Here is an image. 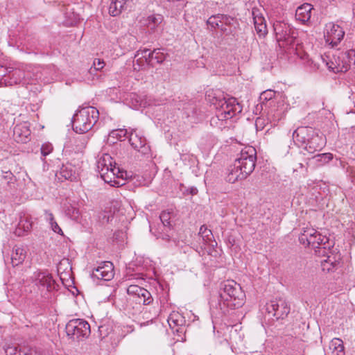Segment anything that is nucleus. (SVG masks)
Returning <instances> with one entry per match:
<instances>
[{
    "label": "nucleus",
    "instance_id": "30",
    "mask_svg": "<svg viewBox=\"0 0 355 355\" xmlns=\"http://www.w3.org/2000/svg\"><path fill=\"white\" fill-rule=\"evenodd\" d=\"M273 29L277 41L282 40L284 33L289 32L292 29L291 26L284 21H277L273 24Z\"/></svg>",
    "mask_w": 355,
    "mask_h": 355
},
{
    "label": "nucleus",
    "instance_id": "34",
    "mask_svg": "<svg viewBox=\"0 0 355 355\" xmlns=\"http://www.w3.org/2000/svg\"><path fill=\"white\" fill-rule=\"evenodd\" d=\"M326 66L334 73L345 72L349 69V66L347 64H336V62L331 60L330 62H326Z\"/></svg>",
    "mask_w": 355,
    "mask_h": 355
},
{
    "label": "nucleus",
    "instance_id": "36",
    "mask_svg": "<svg viewBox=\"0 0 355 355\" xmlns=\"http://www.w3.org/2000/svg\"><path fill=\"white\" fill-rule=\"evenodd\" d=\"M343 60L345 62H343V64L348 65L349 69L352 65L355 67V49H350L343 54Z\"/></svg>",
    "mask_w": 355,
    "mask_h": 355
},
{
    "label": "nucleus",
    "instance_id": "26",
    "mask_svg": "<svg viewBox=\"0 0 355 355\" xmlns=\"http://www.w3.org/2000/svg\"><path fill=\"white\" fill-rule=\"evenodd\" d=\"M313 7L309 3H304L299 6L295 12V18L297 20L305 23L309 21L311 16Z\"/></svg>",
    "mask_w": 355,
    "mask_h": 355
},
{
    "label": "nucleus",
    "instance_id": "28",
    "mask_svg": "<svg viewBox=\"0 0 355 355\" xmlns=\"http://www.w3.org/2000/svg\"><path fill=\"white\" fill-rule=\"evenodd\" d=\"M151 53H153V51L150 52L147 49L137 51L135 54L137 63L139 65H144V63H146L148 65H153V60L154 58H152Z\"/></svg>",
    "mask_w": 355,
    "mask_h": 355
},
{
    "label": "nucleus",
    "instance_id": "21",
    "mask_svg": "<svg viewBox=\"0 0 355 355\" xmlns=\"http://www.w3.org/2000/svg\"><path fill=\"white\" fill-rule=\"evenodd\" d=\"M31 130L26 122L17 124L13 128V137L18 143H26L30 139Z\"/></svg>",
    "mask_w": 355,
    "mask_h": 355
},
{
    "label": "nucleus",
    "instance_id": "48",
    "mask_svg": "<svg viewBox=\"0 0 355 355\" xmlns=\"http://www.w3.org/2000/svg\"><path fill=\"white\" fill-rule=\"evenodd\" d=\"M45 218L49 222V225H52L53 222H55V218L53 214L47 210L45 211Z\"/></svg>",
    "mask_w": 355,
    "mask_h": 355
},
{
    "label": "nucleus",
    "instance_id": "10",
    "mask_svg": "<svg viewBox=\"0 0 355 355\" xmlns=\"http://www.w3.org/2000/svg\"><path fill=\"white\" fill-rule=\"evenodd\" d=\"M7 74H4L3 80L6 85H12L15 84L26 85L29 84V79L31 78V73L28 71L26 72L24 70L21 69H9Z\"/></svg>",
    "mask_w": 355,
    "mask_h": 355
},
{
    "label": "nucleus",
    "instance_id": "39",
    "mask_svg": "<svg viewBox=\"0 0 355 355\" xmlns=\"http://www.w3.org/2000/svg\"><path fill=\"white\" fill-rule=\"evenodd\" d=\"M313 159H315L318 162L321 163L322 164L328 163L333 159V155L331 153H322L318 154L313 157Z\"/></svg>",
    "mask_w": 355,
    "mask_h": 355
},
{
    "label": "nucleus",
    "instance_id": "45",
    "mask_svg": "<svg viewBox=\"0 0 355 355\" xmlns=\"http://www.w3.org/2000/svg\"><path fill=\"white\" fill-rule=\"evenodd\" d=\"M275 96V92L272 90H267L261 93L260 98L261 100L270 101Z\"/></svg>",
    "mask_w": 355,
    "mask_h": 355
},
{
    "label": "nucleus",
    "instance_id": "20",
    "mask_svg": "<svg viewBox=\"0 0 355 355\" xmlns=\"http://www.w3.org/2000/svg\"><path fill=\"white\" fill-rule=\"evenodd\" d=\"M313 135L311 137V138L303 147L304 149L310 154L322 150V148L325 145L324 139L322 135H319L318 130H315Z\"/></svg>",
    "mask_w": 355,
    "mask_h": 355
},
{
    "label": "nucleus",
    "instance_id": "13",
    "mask_svg": "<svg viewBox=\"0 0 355 355\" xmlns=\"http://www.w3.org/2000/svg\"><path fill=\"white\" fill-rule=\"evenodd\" d=\"M129 141L130 145L143 155L148 156L150 153V148L146 144V139L136 129H130Z\"/></svg>",
    "mask_w": 355,
    "mask_h": 355
},
{
    "label": "nucleus",
    "instance_id": "54",
    "mask_svg": "<svg viewBox=\"0 0 355 355\" xmlns=\"http://www.w3.org/2000/svg\"><path fill=\"white\" fill-rule=\"evenodd\" d=\"M272 120H273L274 122H277V121H278L279 120V118L274 116Z\"/></svg>",
    "mask_w": 355,
    "mask_h": 355
},
{
    "label": "nucleus",
    "instance_id": "16",
    "mask_svg": "<svg viewBox=\"0 0 355 355\" xmlns=\"http://www.w3.org/2000/svg\"><path fill=\"white\" fill-rule=\"evenodd\" d=\"M333 243H331L329 241L327 243V245H321L316 249H315V252L318 257H325L327 259L321 261L322 266L323 270H327L329 271L331 270L330 268L327 267L328 264H330L333 267L336 264V260L334 257H331V249L333 247Z\"/></svg>",
    "mask_w": 355,
    "mask_h": 355
},
{
    "label": "nucleus",
    "instance_id": "35",
    "mask_svg": "<svg viewBox=\"0 0 355 355\" xmlns=\"http://www.w3.org/2000/svg\"><path fill=\"white\" fill-rule=\"evenodd\" d=\"M173 216V211H163L160 216H159V218H160V220L162 221L163 225L165 227H168V228H171L172 225H171V219L172 218V216Z\"/></svg>",
    "mask_w": 355,
    "mask_h": 355
},
{
    "label": "nucleus",
    "instance_id": "6",
    "mask_svg": "<svg viewBox=\"0 0 355 355\" xmlns=\"http://www.w3.org/2000/svg\"><path fill=\"white\" fill-rule=\"evenodd\" d=\"M67 335L73 340H80L87 338L90 334V325L83 319H73L69 320L65 327Z\"/></svg>",
    "mask_w": 355,
    "mask_h": 355
},
{
    "label": "nucleus",
    "instance_id": "57",
    "mask_svg": "<svg viewBox=\"0 0 355 355\" xmlns=\"http://www.w3.org/2000/svg\"><path fill=\"white\" fill-rule=\"evenodd\" d=\"M1 69H3V67H2V66L0 67V70H1Z\"/></svg>",
    "mask_w": 355,
    "mask_h": 355
},
{
    "label": "nucleus",
    "instance_id": "14",
    "mask_svg": "<svg viewBox=\"0 0 355 355\" xmlns=\"http://www.w3.org/2000/svg\"><path fill=\"white\" fill-rule=\"evenodd\" d=\"M114 266L110 261H104L94 268L92 272V277L104 281L111 280L114 277Z\"/></svg>",
    "mask_w": 355,
    "mask_h": 355
},
{
    "label": "nucleus",
    "instance_id": "53",
    "mask_svg": "<svg viewBox=\"0 0 355 355\" xmlns=\"http://www.w3.org/2000/svg\"><path fill=\"white\" fill-rule=\"evenodd\" d=\"M190 193L192 195H196L198 193V189L195 187H192V188H191Z\"/></svg>",
    "mask_w": 355,
    "mask_h": 355
},
{
    "label": "nucleus",
    "instance_id": "52",
    "mask_svg": "<svg viewBox=\"0 0 355 355\" xmlns=\"http://www.w3.org/2000/svg\"><path fill=\"white\" fill-rule=\"evenodd\" d=\"M340 57L338 58V61H337V60L336 58H334L336 64H343V62H345V60H343V57L342 58V61H340Z\"/></svg>",
    "mask_w": 355,
    "mask_h": 355
},
{
    "label": "nucleus",
    "instance_id": "1",
    "mask_svg": "<svg viewBox=\"0 0 355 355\" xmlns=\"http://www.w3.org/2000/svg\"><path fill=\"white\" fill-rule=\"evenodd\" d=\"M257 161V150L251 146H245L237 155L233 165L230 166L227 175L229 182L234 183L245 179L254 170Z\"/></svg>",
    "mask_w": 355,
    "mask_h": 355
},
{
    "label": "nucleus",
    "instance_id": "7",
    "mask_svg": "<svg viewBox=\"0 0 355 355\" xmlns=\"http://www.w3.org/2000/svg\"><path fill=\"white\" fill-rule=\"evenodd\" d=\"M217 109V116L220 120L231 119L242 111V107L235 98H224L219 100Z\"/></svg>",
    "mask_w": 355,
    "mask_h": 355
},
{
    "label": "nucleus",
    "instance_id": "5",
    "mask_svg": "<svg viewBox=\"0 0 355 355\" xmlns=\"http://www.w3.org/2000/svg\"><path fill=\"white\" fill-rule=\"evenodd\" d=\"M207 24L210 29L217 28L226 35H230L236 30L238 21L235 17L219 13L209 17Z\"/></svg>",
    "mask_w": 355,
    "mask_h": 355
},
{
    "label": "nucleus",
    "instance_id": "38",
    "mask_svg": "<svg viewBox=\"0 0 355 355\" xmlns=\"http://www.w3.org/2000/svg\"><path fill=\"white\" fill-rule=\"evenodd\" d=\"M152 58L156 61L157 63H162L166 59V55L162 51V49H157L151 53Z\"/></svg>",
    "mask_w": 355,
    "mask_h": 355
},
{
    "label": "nucleus",
    "instance_id": "29",
    "mask_svg": "<svg viewBox=\"0 0 355 355\" xmlns=\"http://www.w3.org/2000/svg\"><path fill=\"white\" fill-rule=\"evenodd\" d=\"M131 99H135L136 103L133 105L135 109H138L141 107H146V106H153V105H158L159 103H157L155 99H153L151 97L146 96L145 98H141L135 94H130Z\"/></svg>",
    "mask_w": 355,
    "mask_h": 355
},
{
    "label": "nucleus",
    "instance_id": "46",
    "mask_svg": "<svg viewBox=\"0 0 355 355\" xmlns=\"http://www.w3.org/2000/svg\"><path fill=\"white\" fill-rule=\"evenodd\" d=\"M53 150V146L50 144H44L41 147V153L45 157L48 155Z\"/></svg>",
    "mask_w": 355,
    "mask_h": 355
},
{
    "label": "nucleus",
    "instance_id": "49",
    "mask_svg": "<svg viewBox=\"0 0 355 355\" xmlns=\"http://www.w3.org/2000/svg\"><path fill=\"white\" fill-rule=\"evenodd\" d=\"M76 142H79L80 144H78V148L77 149L78 150H80L83 148H85L86 146V140L85 138L83 137H78L76 139Z\"/></svg>",
    "mask_w": 355,
    "mask_h": 355
},
{
    "label": "nucleus",
    "instance_id": "44",
    "mask_svg": "<svg viewBox=\"0 0 355 355\" xmlns=\"http://www.w3.org/2000/svg\"><path fill=\"white\" fill-rule=\"evenodd\" d=\"M22 349H18L16 346H8L6 349V355H19L21 353Z\"/></svg>",
    "mask_w": 355,
    "mask_h": 355
},
{
    "label": "nucleus",
    "instance_id": "18",
    "mask_svg": "<svg viewBox=\"0 0 355 355\" xmlns=\"http://www.w3.org/2000/svg\"><path fill=\"white\" fill-rule=\"evenodd\" d=\"M35 284L39 288L51 291L55 289L57 284L51 274L44 272H39L35 275Z\"/></svg>",
    "mask_w": 355,
    "mask_h": 355
},
{
    "label": "nucleus",
    "instance_id": "3",
    "mask_svg": "<svg viewBox=\"0 0 355 355\" xmlns=\"http://www.w3.org/2000/svg\"><path fill=\"white\" fill-rule=\"evenodd\" d=\"M98 171L101 178L112 186L119 187V182L116 178H123V171L113 164L112 157L108 154H104L97 162Z\"/></svg>",
    "mask_w": 355,
    "mask_h": 355
},
{
    "label": "nucleus",
    "instance_id": "15",
    "mask_svg": "<svg viewBox=\"0 0 355 355\" xmlns=\"http://www.w3.org/2000/svg\"><path fill=\"white\" fill-rule=\"evenodd\" d=\"M127 293L136 297L139 303H143L144 305L150 304L153 300L148 291L137 285H130L127 288Z\"/></svg>",
    "mask_w": 355,
    "mask_h": 355
},
{
    "label": "nucleus",
    "instance_id": "27",
    "mask_svg": "<svg viewBox=\"0 0 355 355\" xmlns=\"http://www.w3.org/2000/svg\"><path fill=\"white\" fill-rule=\"evenodd\" d=\"M132 0H112L109 7V12L112 16H117L125 10Z\"/></svg>",
    "mask_w": 355,
    "mask_h": 355
},
{
    "label": "nucleus",
    "instance_id": "4",
    "mask_svg": "<svg viewBox=\"0 0 355 355\" xmlns=\"http://www.w3.org/2000/svg\"><path fill=\"white\" fill-rule=\"evenodd\" d=\"M219 295L220 297L230 301L229 305L241 307L245 302V294L241 286L234 280H227L220 284Z\"/></svg>",
    "mask_w": 355,
    "mask_h": 355
},
{
    "label": "nucleus",
    "instance_id": "8",
    "mask_svg": "<svg viewBox=\"0 0 355 355\" xmlns=\"http://www.w3.org/2000/svg\"><path fill=\"white\" fill-rule=\"evenodd\" d=\"M329 240L328 237L322 235L315 229L310 227L304 228L299 236L300 243L311 246L314 249L321 245H327Z\"/></svg>",
    "mask_w": 355,
    "mask_h": 355
},
{
    "label": "nucleus",
    "instance_id": "12",
    "mask_svg": "<svg viewBox=\"0 0 355 355\" xmlns=\"http://www.w3.org/2000/svg\"><path fill=\"white\" fill-rule=\"evenodd\" d=\"M266 311L277 320L283 319L289 313L290 306L284 299L278 298L266 304Z\"/></svg>",
    "mask_w": 355,
    "mask_h": 355
},
{
    "label": "nucleus",
    "instance_id": "11",
    "mask_svg": "<svg viewBox=\"0 0 355 355\" xmlns=\"http://www.w3.org/2000/svg\"><path fill=\"white\" fill-rule=\"evenodd\" d=\"M229 300L225 301L220 297V295H214L211 297L209 304L211 314L216 317L220 318L228 315L230 310L238 307L229 305Z\"/></svg>",
    "mask_w": 355,
    "mask_h": 355
},
{
    "label": "nucleus",
    "instance_id": "43",
    "mask_svg": "<svg viewBox=\"0 0 355 355\" xmlns=\"http://www.w3.org/2000/svg\"><path fill=\"white\" fill-rule=\"evenodd\" d=\"M130 131L127 129H120L116 130H112L110 133L111 137L121 139L122 137H125Z\"/></svg>",
    "mask_w": 355,
    "mask_h": 355
},
{
    "label": "nucleus",
    "instance_id": "37",
    "mask_svg": "<svg viewBox=\"0 0 355 355\" xmlns=\"http://www.w3.org/2000/svg\"><path fill=\"white\" fill-rule=\"evenodd\" d=\"M199 235L202 237V240L205 243H208L209 241H210L212 238L211 231L207 229V227L205 225H202L200 227Z\"/></svg>",
    "mask_w": 355,
    "mask_h": 355
},
{
    "label": "nucleus",
    "instance_id": "47",
    "mask_svg": "<svg viewBox=\"0 0 355 355\" xmlns=\"http://www.w3.org/2000/svg\"><path fill=\"white\" fill-rule=\"evenodd\" d=\"M51 226V230L58 234H60V235H63V232L62 230V229L60 228V227L58 225V224L57 223L56 221L53 222L52 223V225H50Z\"/></svg>",
    "mask_w": 355,
    "mask_h": 355
},
{
    "label": "nucleus",
    "instance_id": "17",
    "mask_svg": "<svg viewBox=\"0 0 355 355\" xmlns=\"http://www.w3.org/2000/svg\"><path fill=\"white\" fill-rule=\"evenodd\" d=\"M315 131V130L311 127H299L293 133V141L298 146L304 147Z\"/></svg>",
    "mask_w": 355,
    "mask_h": 355
},
{
    "label": "nucleus",
    "instance_id": "32",
    "mask_svg": "<svg viewBox=\"0 0 355 355\" xmlns=\"http://www.w3.org/2000/svg\"><path fill=\"white\" fill-rule=\"evenodd\" d=\"M60 178H64V180H69L73 181L76 179V173L74 166L71 164L63 165L60 168Z\"/></svg>",
    "mask_w": 355,
    "mask_h": 355
},
{
    "label": "nucleus",
    "instance_id": "2",
    "mask_svg": "<svg viewBox=\"0 0 355 355\" xmlns=\"http://www.w3.org/2000/svg\"><path fill=\"white\" fill-rule=\"evenodd\" d=\"M98 110L92 106L83 107L73 116L72 126L75 132L83 134L92 129L98 121Z\"/></svg>",
    "mask_w": 355,
    "mask_h": 355
},
{
    "label": "nucleus",
    "instance_id": "51",
    "mask_svg": "<svg viewBox=\"0 0 355 355\" xmlns=\"http://www.w3.org/2000/svg\"><path fill=\"white\" fill-rule=\"evenodd\" d=\"M64 262H66L67 263H68V260H65L64 261H61L58 267V272H60V270L62 269V266L64 264Z\"/></svg>",
    "mask_w": 355,
    "mask_h": 355
},
{
    "label": "nucleus",
    "instance_id": "55",
    "mask_svg": "<svg viewBox=\"0 0 355 355\" xmlns=\"http://www.w3.org/2000/svg\"><path fill=\"white\" fill-rule=\"evenodd\" d=\"M299 165H300V168H302V167H303V164H301V163H300V164H299Z\"/></svg>",
    "mask_w": 355,
    "mask_h": 355
},
{
    "label": "nucleus",
    "instance_id": "31",
    "mask_svg": "<svg viewBox=\"0 0 355 355\" xmlns=\"http://www.w3.org/2000/svg\"><path fill=\"white\" fill-rule=\"evenodd\" d=\"M296 42V31L291 29L289 32L284 33L282 40H278L277 42L280 47L293 46Z\"/></svg>",
    "mask_w": 355,
    "mask_h": 355
},
{
    "label": "nucleus",
    "instance_id": "19",
    "mask_svg": "<svg viewBox=\"0 0 355 355\" xmlns=\"http://www.w3.org/2000/svg\"><path fill=\"white\" fill-rule=\"evenodd\" d=\"M16 178L10 171L0 168V192L12 191L15 189Z\"/></svg>",
    "mask_w": 355,
    "mask_h": 355
},
{
    "label": "nucleus",
    "instance_id": "41",
    "mask_svg": "<svg viewBox=\"0 0 355 355\" xmlns=\"http://www.w3.org/2000/svg\"><path fill=\"white\" fill-rule=\"evenodd\" d=\"M104 65L103 61H101L100 59H95L93 62V66L89 70V73L93 74L94 72L101 70L104 67Z\"/></svg>",
    "mask_w": 355,
    "mask_h": 355
},
{
    "label": "nucleus",
    "instance_id": "25",
    "mask_svg": "<svg viewBox=\"0 0 355 355\" xmlns=\"http://www.w3.org/2000/svg\"><path fill=\"white\" fill-rule=\"evenodd\" d=\"M26 249L22 245H15L11 254V262L13 266L22 263L26 257Z\"/></svg>",
    "mask_w": 355,
    "mask_h": 355
},
{
    "label": "nucleus",
    "instance_id": "22",
    "mask_svg": "<svg viewBox=\"0 0 355 355\" xmlns=\"http://www.w3.org/2000/svg\"><path fill=\"white\" fill-rule=\"evenodd\" d=\"M163 16L159 14H153L148 16L147 17H144L141 20V23L142 25L147 28L148 31L150 33H155L159 26L163 21Z\"/></svg>",
    "mask_w": 355,
    "mask_h": 355
},
{
    "label": "nucleus",
    "instance_id": "24",
    "mask_svg": "<svg viewBox=\"0 0 355 355\" xmlns=\"http://www.w3.org/2000/svg\"><path fill=\"white\" fill-rule=\"evenodd\" d=\"M32 228L31 217L24 214L20 216L18 225L14 232L17 236H22L26 232H29Z\"/></svg>",
    "mask_w": 355,
    "mask_h": 355
},
{
    "label": "nucleus",
    "instance_id": "33",
    "mask_svg": "<svg viewBox=\"0 0 355 355\" xmlns=\"http://www.w3.org/2000/svg\"><path fill=\"white\" fill-rule=\"evenodd\" d=\"M254 28L260 35H264L267 33V27L264 17H258L253 19Z\"/></svg>",
    "mask_w": 355,
    "mask_h": 355
},
{
    "label": "nucleus",
    "instance_id": "56",
    "mask_svg": "<svg viewBox=\"0 0 355 355\" xmlns=\"http://www.w3.org/2000/svg\"><path fill=\"white\" fill-rule=\"evenodd\" d=\"M260 119H257V120L256 121V123L257 124V123L259 122Z\"/></svg>",
    "mask_w": 355,
    "mask_h": 355
},
{
    "label": "nucleus",
    "instance_id": "23",
    "mask_svg": "<svg viewBox=\"0 0 355 355\" xmlns=\"http://www.w3.org/2000/svg\"><path fill=\"white\" fill-rule=\"evenodd\" d=\"M185 322L184 317L179 313H173L170 314L168 318V323L170 328L178 334H181L184 331V324Z\"/></svg>",
    "mask_w": 355,
    "mask_h": 355
},
{
    "label": "nucleus",
    "instance_id": "40",
    "mask_svg": "<svg viewBox=\"0 0 355 355\" xmlns=\"http://www.w3.org/2000/svg\"><path fill=\"white\" fill-rule=\"evenodd\" d=\"M331 346L334 347V349L337 350V355H343L344 354V346L343 345V341L339 338H334L331 340Z\"/></svg>",
    "mask_w": 355,
    "mask_h": 355
},
{
    "label": "nucleus",
    "instance_id": "9",
    "mask_svg": "<svg viewBox=\"0 0 355 355\" xmlns=\"http://www.w3.org/2000/svg\"><path fill=\"white\" fill-rule=\"evenodd\" d=\"M345 32L338 24L329 22L326 24L324 37L327 44L332 47L336 46L343 39Z\"/></svg>",
    "mask_w": 355,
    "mask_h": 355
},
{
    "label": "nucleus",
    "instance_id": "42",
    "mask_svg": "<svg viewBox=\"0 0 355 355\" xmlns=\"http://www.w3.org/2000/svg\"><path fill=\"white\" fill-rule=\"evenodd\" d=\"M66 214L72 219H77L79 216V210L72 206H69L65 209Z\"/></svg>",
    "mask_w": 355,
    "mask_h": 355
},
{
    "label": "nucleus",
    "instance_id": "50",
    "mask_svg": "<svg viewBox=\"0 0 355 355\" xmlns=\"http://www.w3.org/2000/svg\"><path fill=\"white\" fill-rule=\"evenodd\" d=\"M252 15L253 19L258 17H263L261 10L259 8H253L252 10Z\"/></svg>",
    "mask_w": 355,
    "mask_h": 355
}]
</instances>
